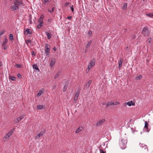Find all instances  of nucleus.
I'll list each match as a JSON object with an SVG mask.
<instances>
[{
  "label": "nucleus",
  "instance_id": "bb28decb",
  "mask_svg": "<svg viewBox=\"0 0 153 153\" xmlns=\"http://www.w3.org/2000/svg\"><path fill=\"white\" fill-rule=\"evenodd\" d=\"M42 91H40L38 93V94H37V97H39V96H40L41 94H42Z\"/></svg>",
  "mask_w": 153,
  "mask_h": 153
},
{
  "label": "nucleus",
  "instance_id": "7ed1b4c3",
  "mask_svg": "<svg viewBox=\"0 0 153 153\" xmlns=\"http://www.w3.org/2000/svg\"><path fill=\"white\" fill-rule=\"evenodd\" d=\"M13 130H12L9 131L4 137H3V140L4 141H5L8 139L10 136L13 134Z\"/></svg>",
  "mask_w": 153,
  "mask_h": 153
},
{
  "label": "nucleus",
  "instance_id": "052dcab7",
  "mask_svg": "<svg viewBox=\"0 0 153 153\" xmlns=\"http://www.w3.org/2000/svg\"><path fill=\"white\" fill-rule=\"evenodd\" d=\"M145 0H143V1H145Z\"/></svg>",
  "mask_w": 153,
  "mask_h": 153
},
{
  "label": "nucleus",
  "instance_id": "c03bdc74",
  "mask_svg": "<svg viewBox=\"0 0 153 153\" xmlns=\"http://www.w3.org/2000/svg\"><path fill=\"white\" fill-rule=\"evenodd\" d=\"M49 0H44L43 1V3L45 4Z\"/></svg>",
  "mask_w": 153,
  "mask_h": 153
},
{
  "label": "nucleus",
  "instance_id": "79ce46f5",
  "mask_svg": "<svg viewBox=\"0 0 153 153\" xmlns=\"http://www.w3.org/2000/svg\"><path fill=\"white\" fill-rule=\"evenodd\" d=\"M71 11L72 12H73L74 11V8H73V5H72L71 7Z\"/></svg>",
  "mask_w": 153,
  "mask_h": 153
},
{
  "label": "nucleus",
  "instance_id": "4d7b16f0",
  "mask_svg": "<svg viewBox=\"0 0 153 153\" xmlns=\"http://www.w3.org/2000/svg\"><path fill=\"white\" fill-rule=\"evenodd\" d=\"M5 48H6L4 47V49H5Z\"/></svg>",
  "mask_w": 153,
  "mask_h": 153
},
{
  "label": "nucleus",
  "instance_id": "39448f33",
  "mask_svg": "<svg viewBox=\"0 0 153 153\" xmlns=\"http://www.w3.org/2000/svg\"><path fill=\"white\" fill-rule=\"evenodd\" d=\"M49 45L47 44H45V53L46 56H48L50 53V46L48 47Z\"/></svg>",
  "mask_w": 153,
  "mask_h": 153
},
{
  "label": "nucleus",
  "instance_id": "412c9836",
  "mask_svg": "<svg viewBox=\"0 0 153 153\" xmlns=\"http://www.w3.org/2000/svg\"><path fill=\"white\" fill-rule=\"evenodd\" d=\"M11 8L13 10H15L19 8V7L16 5H13L11 7Z\"/></svg>",
  "mask_w": 153,
  "mask_h": 153
},
{
  "label": "nucleus",
  "instance_id": "7c9ffc66",
  "mask_svg": "<svg viewBox=\"0 0 153 153\" xmlns=\"http://www.w3.org/2000/svg\"><path fill=\"white\" fill-rule=\"evenodd\" d=\"M59 73H57L55 75L54 77V78L55 79L57 78H58L59 77Z\"/></svg>",
  "mask_w": 153,
  "mask_h": 153
},
{
  "label": "nucleus",
  "instance_id": "49530a36",
  "mask_svg": "<svg viewBox=\"0 0 153 153\" xmlns=\"http://www.w3.org/2000/svg\"><path fill=\"white\" fill-rule=\"evenodd\" d=\"M53 50L54 51H56V48L55 47H54L53 48Z\"/></svg>",
  "mask_w": 153,
  "mask_h": 153
},
{
  "label": "nucleus",
  "instance_id": "dca6fc26",
  "mask_svg": "<svg viewBox=\"0 0 153 153\" xmlns=\"http://www.w3.org/2000/svg\"><path fill=\"white\" fill-rule=\"evenodd\" d=\"M44 17V16L43 14H42L41 16L38 19V22H43V18Z\"/></svg>",
  "mask_w": 153,
  "mask_h": 153
},
{
  "label": "nucleus",
  "instance_id": "c85d7f7f",
  "mask_svg": "<svg viewBox=\"0 0 153 153\" xmlns=\"http://www.w3.org/2000/svg\"><path fill=\"white\" fill-rule=\"evenodd\" d=\"M54 9L55 8L54 7H53L51 9H49L48 10V11L50 13H52L54 11Z\"/></svg>",
  "mask_w": 153,
  "mask_h": 153
},
{
  "label": "nucleus",
  "instance_id": "4c0bfd02",
  "mask_svg": "<svg viewBox=\"0 0 153 153\" xmlns=\"http://www.w3.org/2000/svg\"><path fill=\"white\" fill-rule=\"evenodd\" d=\"M67 88V87L66 85H65L64 86V88H63V91L64 92H65V91L66 90Z\"/></svg>",
  "mask_w": 153,
  "mask_h": 153
},
{
  "label": "nucleus",
  "instance_id": "473e14b6",
  "mask_svg": "<svg viewBox=\"0 0 153 153\" xmlns=\"http://www.w3.org/2000/svg\"><path fill=\"white\" fill-rule=\"evenodd\" d=\"M69 4H70L69 2H67L65 3L64 4V6L65 7H66L68 6V5H69Z\"/></svg>",
  "mask_w": 153,
  "mask_h": 153
},
{
  "label": "nucleus",
  "instance_id": "13d9d810",
  "mask_svg": "<svg viewBox=\"0 0 153 153\" xmlns=\"http://www.w3.org/2000/svg\"><path fill=\"white\" fill-rule=\"evenodd\" d=\"M5 48H6L4 47V49H5Z\"/></svg>",
  "mask_w": 153,
  "mask_h": 153
},
{
  "label": "nucleus",
  "instance_id": "1a4fd4ad",
  "mask_svg": "<svg viewBox=\"0 0 153 153\" xmlns=\"http://www.w3.org/2000/svg\"><path fill=\"white\" fill-rule=\"evenodd\" d=\"M105 121V119H102L98 121L96 123L97 126H100L104 123Z\"/></svg>",
  "mask_w": 153,
  "mask_h": 153
},
{
  "label": "nucleus",
  "instance_id": "5701e85b",
  "mask_svg": "<svg viewBox=\"0 0 153 153\" xmlns=\"http://www.w3.org/2000/svg\"><path fill=\"white\" fill-rule=\"evenodd\" d=\"M39 24L37 26V28L38 29H39L44 24L43 22H39Z\"/></svg>",
  "mask_w": 153,
  "mask_h": 153
},
{
  "label": "nucleus",
  "instance_id": "f8f14e48",
  "mask_svg": "<svg viewBox=\"0 0 153 153\" xmlns=\"http://www.w3.org/2000/svg\"><path fill=\"white\" fill-rule=\"evenodd\" d=\"M91 80H89L87 82L85 85V87L86 88H89L91 84Z\"/></svg>",
  "mask_w": 153,
  "mask_h": 153
},
{
  "label": "nucleus",
  "instance_id": "393cba45",
  "mask_svg": "<svg viewBox=\"0 0 153 153\" xmlns=\"http://www.w3.org/2000/svg\"><path fill=\"white\" fill-rule=\"evenodd\" d=\"M148 123L146 121L145 122V125L144 127L146 128L147 130H148ZM147 131H149L147 130Z\"/></svg>",
  "mask_w": 153,
  "mask_h": 153
},
{
  "label": "nucleus",
  "instance_id": "de8ad7c7",
  "mask_svg": "<svg viewBox=\"0 0 153 153\" xmlns=\"http://www.w3.org/2000/svg\"><path fill=\"white\" fill-rule=\"evenodd\" d=\"M135 38V35H133L132 36V38L133 39H134Z\"/></svg>",
  "mask_w": 153,
  "mask_h": 153
},
{
  "label": "nucleus",
  "instance_id": "58836bf2",
  "mask_svg": "<svg viewBox=\"0 0 153 153\" xmlns=\"http://www.w3.org/2000/svg\"><path fill=\"white\" fill-rule=\"evenodd\" d=\"M99 150L100 152V153H105V152L102 149H100Z\"/></svg>",
  "mask_w": 153,
  "mask_h": 153
},
{
  "label": "nucleus",
  "instance_id": "c9c22d12",
  "mask_svg": "<svg viewBox=\"0 0 153 153\" xmlns=\"http://www.w3.org/2000/svg\"><path fill=\"white\" fill-rule=\"evenodd\" d=\"M9 78L12 80H15L16 78L14 76H10Z\"/></svg>",
  "mask_w": 153,
  "mask_h": 153
},
{
  "label": "nucleus",
  "instance_id": "603ef678",
  "mask_svg": "<svg viewBox=\"0 0 153 153\" xmlns=\"http://www.w3.org/2000/svg\"><path fill=\"white\" fill-rule=\"evenodd\" d=\"M87 48L85 49V53H86L87 51Z\"/></svg>",
  "mask_w": 153,
  "mask_h": 153
},
{
  "label": "nucleus",
  "instance_id": "9b49d317",
  "mask_svg": "<svg viewBox=\"0 0 153 153\" xmlns=\"http://www.w3.org/2000/svg\"><path fill=\"white\" fill-rule=\"evenodd\" d=\"M126 104L127 105L129 106H131V105L134 106L135 105V103L134 102L131 101L126 103H125V105Z\"/></svg>",
  "mask_w": 153,
  "mask_h": 153
},
{
  "label": "nucleus",
  "instance_id": "20e7f679",
  "mask_svg": "<svg viewBox=\"0 0 153 153\" xmlns=\"http://www.w3.org/2000/svg\"><path fill=\"white\" fill-rule=\"evenodd\" d=\"M142 33L144 36H147L149 34V30L147 27H144L142 31Z\"/></svg>",
  "mask_w": 153,
  "mask_h": 153
},
{
  "label": "nucleus",
  "instance_id": "6e6552de",
  "mask_svg": "<svg viewBox=\"0 0 153 153\" xmlns=\"http://www.w3.org/2000/svg\"><path fill=\"white\" fill-rule=\"evenodd\" d=\"M56 62V60L54 59H53L51 60L49 64V66L50 67V68L51 69L52 68L54 65L55 64Z\"/></svg>",
  "mask_w": 153,
  "mask_h": 153
},
{
  "label": "nucleus",
  "instance_id": "ddd939ff",
  "mask_svg": "<svg viewBox=\"0 0 153 153\" xmlns=\"http://www.w3.org/2000/svg\"><path fill=\"white\" fill-rule=\"evenodd\" d=\"M83 128L82 126L79 127L75 131V133L77 134L81 131L83 129Z\"/></svg>",
  "mask_w": 153,
  "mask_h": 153
},
{
  "label": "nucleus",
  "instance_id": "864d4df0",
  "mask_svg": "<svg viewBox=\"0 0 153 153\" xmlns=\"http://www.w3.org/2000/svg\"><path fill=\"white\" fill-rule=\"evenodd\" d=\"M32 55H34L35 54V53L34 52H32Z\"/></svg>",
  "mask_w": 153,
  "mask_h": 153
},
{
  "label": "nucleus",
  "instance_id": "b1692460",
  "mask_svg": "<svg viewBox=\"0 0 153 153\" xmlns=\"http://www.w3.org/2000/svg\"><path fill=\"white\" fill-rule=\"evenodd\" d=\"M91 41H90L88 43L87 45H86V48H88L89 47H90L91 44Z\"/></svg>",
  "mask_w": 153,
  "mask_h": 153
},
{
  "label": "nucleus",
  "instance_id": "a878e982",
  "mask_svg": "<svg viewBox=\"0 0 153 153\" xmlns=\"http://www.w3.org/2000/svg\"><path fill=\"white\" fill-rule=\"evenodd\" d=\"M7 39L5 38V40L2 44V46H4L6 44V43L7 42Z\"/></svg>",
  "mask_w": 153,
  "mask_h": 153
},
{
  "label": "nucleus",
  "instance_id": "4468645a",
  "mask_svg": "<svg viewBox=\"0 0 153 153\" xmlns=\"http://www.w3.org/2000/svg\"><path fill=\"white\" fill-rule=\"evenodd\" d=\"M44 132L43 131H41L38 133L35 137V139H37L40 137L42 136L44 134Z\"/></svg>",
  "mask_w": 153,
  "mask_h": 153
},
{
  "label": "nucleus",
  "instance_id": "8fccbe9b",
  "mask_svg": "<svg viewBox=\"0 0 153 153\" xmlns=\"http://www.w3.org/2000/svg\"><path fill=\"white\" fill-rule=\"evenodd\" d=\"M2 65V63L1 62H0V67Z\"/></svg>",
  "mask_w": 153,
  "mask_h": 153
},
{
  "label": "nucleus",
  "instance_id": "f257e3e1",
  "mask_svg": "<svg viewBox=\"0 0 153 153\" xmlns=\"http://www.w3.org/2000/svg\"><path fill=\"white\" fill-rule=\"evenodd\" d=\"M127 140L126 138H122L119 140V145L122 149H125L126 147Z\"/></svg>",
  "mask_w": 153,
  "mask_h": 153
},
{
  "label": "nucleus",
  "instance_id": "09e8293b",
  "mask_svg": "<svg viewBox=\"0 0 153 153\" xmlns=\"http://www.w3.org/2000/svg\"><path fill=\"white\" fill-rule=\"evenodd\" d=\"M51 19H49L48 20V22H51Z\"/></svg>",
  "mask_w": 153,
  "mask_h": 153
},
{
  "label": "nucleus",
  "instance_id": "f704fd0d",
  "mask_svg": "<svg viewBox=\"0 0 153 153\" xmlns=\"http://www.w3.org/2000/svg\"><path fill=\"white\" fill-rule=\"evenodd\" d=\"M127 3H125L123 6V7L124 9H126L127 7Z\"/></svg>",
  "mask_w": 153,
  "mask_h": 153
},
{
  "label": "nucleus",
  "instance_id": "72a5a7b5",
  "mask_svg": "<svg viewBox=\"0 0 153 153\" xmlns=\"http://www.w3.org/2000/svg\"><path fill=\"white\" fill-rule=\"evenodd\" d=\"M146 15L149 17H152L153 16V14L151 13H149V14H147Z\"/></svg>",
  "mask_w": 153,
  "mask_h": 153
},
{
  "label": "nucleus",
  "instance_id": "6ab92c4d",
  "mask_svg": "<svg viewBox=\"0 0 153 153\" xmlns=\"http://www.w3.org/2000/svg\"><path fill=\"white\" fill-rule=\"evenodd\" d=\"M48 38V39H50L51 38L52 35L51 33H49L48 32H45Z\"/></svg>",
  "mask_w": 153,
  "mask_h": 153
},
{
  "label": "nucleus",
  "instance_id": "aec40b11",
  "mask_svg": "<svg viewBox=\"0 0 153 153\" xmlns=\"http://www.w3.org/2000/svg\"><path fill=\"white\" fill-rule=\"evenodd\" d=\"M123 61V59H120V61L119 62V69H120L122 67Z\"/></svg>",
  "mask_w": 153,
  "mask_h": 153
},
{
  "label": "nucleus",
  "instance_id": "f3484780",
  "mask_svg": "<svg viewBox=\"0 0 153 153\" xmlns=\"http://www.w3.org/2000/svg\"><path fill=\"white\" fill-rule=\"evenodd\" d=\"M33 69H35L38 72L39 71V70L36 64H34L33 65Z\"/></svg>",
  "mask_w": 153,
  "mask_h": 153
},
{
  "label": "nucleus",
  "instance_id": "6e6d98bb",
  "mask_svg": "<svg viewBox=\"0 0 153 153\" xmlns=\"http://www.w3.org/2000/svg\"><path fill=\"white\" fill-rule=\"evenodd\" d=\"M53 87H54V88H55V87H56V86H55V85H54V86H53Z\"/></svg>",
  "mask_w": 153,
  "mask_h": 153
},
{
  "label": "nucleus",
  "instance_id": "423d86ee",
  "mask_svg": "<svg viewBox=\"0 0 153 153\" xmlns=\"http://www.w3.org/2000/svg\"><path fill=\"white\" fill-rule=\"evenodd\" d=\"M25 116V115L24 114H23L22 116L18 117V118L15 119L14 120V122L15 123H17L21 121V120L23 119Z\"/></svg>",
  "mask_w": 153,
  "mask_h": 153
},
{
  "label": "nucleus",
  "instance_id": "ea45409f",
  "mask_svg": "<svg viewBox=\"0 0 153 153\" xmlns=\"http://www.w3.org/2000/svg\"><path fill=\"white\" fill-rule=\"evenodd\" d=\"M152 40L151 38H148L147 40V41L149 43H150L151 42Z\"/></svg>",
  "mask_w": 153,
  "mask_h": 153
},
{
  "label": "nucleus",
  "instance_id": "cd10ccee",
  "mask_svg": "<svg viewBox=\"0 0 153 153\" xmlns=\"http://www.w3.org/2000/svg\"><path fill=\"white\" fill-rule=\"evenodd\" d=\"M37 108L39 109L40 110L41 109H42L43 108V105H37Z\"/></svg>",
  "mask_w": 153,
  "mask_h": 153
},
{
  "label": "nucleus",
  "instance_id": "9d476101",
  "mask_svg": "<svg viewBox=\"0 0 153 153\" xmlns=\"http://www.w3.org/2000/svg\"><path fill=\"white\" fill-rule=\"evenodd\" d=\"M80 90H78L76 92L75 97L74 98V100L75 101H76L77 100V99L78 97H79V93H80Z\"/></svg>",
  "mask_w": 153,
  "mask_h": 153
},
{
  "label": "nucleus",
  "instance_id": "f03ea898",
  "mask_svg": "<svg viewBox=\"0 0 153 153\" xmlns=\"http://www.w3.org/2000/svg\"><path fill=\"white\" fill-rule=\"evenodd\" d=\"M95 60L94 59H93L90 61L88 64V67L86 70L87 72L89 71V70L91 69L95 65Z\"/></svg>",
  "mask_w": 153,
  "mask_h": 153
},
{
  "label": "nucleus",
  "instance_id": "e433bc0d",
  "mask_svg": "<svg viewBox=\"0 0 153 153\" xmlns=\"http://www.w3.org/2000/svg\"><path fill=\"white\" fill-rule=\"evenodd\" d=\"M142 77V76L141 75H140L139 76H137L136 78V79H139L141 78Z\"/></svg>",
  "mask_w": 153,
  "mask_h": 153
},
{
  "label": "nucleus",
  "instance_id": "2f4dec72",
  "mask_svg": "<svg viewBox=\"0 0 153 153\" xmlns=\"http://www.w3.org/2000/svg\"><path fill=\"white\" fill-rule=\"evenodd\" d=\"M5 32V30H3L2 31L0 32V35L1 36Z\"/></svg>",
  "mask_w": 153,
  "mask_h": 153
},
{
  "label": "nucleus",
  "instance_id": "a211bd4d",
  "mask_svg": "<svg viewBox=\"0 0 153 153\" xmlns=\"http://www.w3.org/2000/svg\"><path fill=\"white\" fill-rule=\"evenodd\" d=\"M14 4L16 6L21 5L22 4V2L21 1H16L14 2Z\"/></svg>",
  "mask_w": 153,
  "mask_h": 153
},
{
  "label": "nucleus",
  "instance_id": "4be33fe9",
  "mask_svg": "<svg viewBox=\"0 0 153 153\" xmlns=\"http://www.w3.org/2000/svg\"><path fill=\"white\" fill-rule=\"evenodd\" d=\"M25 42L27 45L29 46V44H31V41L30 39H27L25 40Z\"/></svg>",
  "mask_w": 153,
  "mask_h": 153
},
{
  "label": "nucleus",
  "instance_id": "3c124183",
  "mask_svg": "<svg viewBox=\"0 0 153 153\" xmlns=\"http://www.w3.org/2000/svg\"><path fill=\"white\" fill-rule=\"evenodd\" d=\"M102 105H105V103L104 102H102Z\"/></svg>",
  "mask_w": 153,
  "mask_h": 153
},
{
  "label": "nucleus",
  "instance_id": "0eeeda50",
  "mask_svg": "<svg viewBox=\"0 0 153 153\" xmlns=\"http://www.w3.org/2000/svg\"><path fill=\"white\" fill-rule=\"evenodd\" d=\"M120 103V102H118L111 101L107 103V104H106V106H107L108 107L110 105H118Z\"/></svg>",
  "mask_w": 153,
  "mask_h": 153
},
{
  "label": "nucleus",
  "instance_id": "bf43d9fd",
  "mask_svg": "<svg viewBox=\"0 0 153 153\" xmlns=\"http://www.w3.org/2000/svg\"><path fill=\"white\" fill-rule=\"evenodd\" d=\"M16 1H18V0H15Z\"/></svg>",
  "mask_w": 153,
  "mask_h": 153
},
{
  "label": "nucleus",
  "instance_id": "2eb2a0df",
  "mask_svg": "<svg viewBox=\"0 0 153 153\" xmlns=\"http://www.w3.org/2000/svg\"><path fill=\"white\" fill-rule=\"evenodd\" d=\"M26 33V34L29 33V34H32V32L31 31V30L30 29H27L24 32V34H25Z\"/></svg>",
  "mask_w": 153,
  "mask_h": 153
},
{
  "label": "nucleus",
  "instance_id": "5fc2aeb1",
  "mask_svg": "<svg viewBox=\"0 0 153 153\" xmlns=\"http://www.w3.org/2000/svg\"><path fill=\"white\" fill-rule=\"evenodd\" d=\"M126 30H127V29H125V32L126 31Z\"/></svg>",
  "mask_w": 153,
  "mask_h": 153
},
{
  "label": "nucleus",
  "instance_id": "37998d69",
  "mask_svg": "<svg viewBox=\"0 0 153 153\" xmlns=\"http://www.w3.org/2000/svg\"><path fill=\"white\" fill-rule=\"evenodd\" d=\"M17 76H18V77L19 78H21V75L19 74H18L17 75Z\"/></svg>",
  "mask_w": 153,
  "mask_h": 153
},
{
  "label": "nucleus",
  "instance_id": "a19ab883",
  "mask_svg": "<svg viewBox=\"0 0 153 153\" xmlns=\"http://www.w3.org/2000/svg\"><path fill=\"white\" fill-rule=\"evenodd\" d=\"M16 67L18 68H20L21 67V66L20 64H16Z\"/></svg>",
  "mask_w": 153,
  "mask_h": 153
},
{
  "label": "nucleus",
  "instance_id": "a18cd8bd",
  "mask_svg": "<svg viewBox=\"0 0 153 153\" xmlns=\"http://www.w3.org/2000/svg\"><path fill=\"white\" fill-rule=\"evenodd\" d=\"M71 18V16H68L67 17V19H70Z\"/></svg>",
  "mask_w": 153,
  "mask_h": 153
},
{
  "label": "nucleus",
  "instance_id": "c756f323",
  "mask_svg": "<svg viewBox=\"0 0 153 153\" xmlns=\"http://www.w3.org/2000/svg\"><path fill=\"white\" fill-rule=\"evenodd\" d=\"M9 39L10 40H12L13 39V35L12 34H10L9 35Z\"/></svg>",
  "mask_w": 153,
  "mask_h": 153
}]
</instances>
